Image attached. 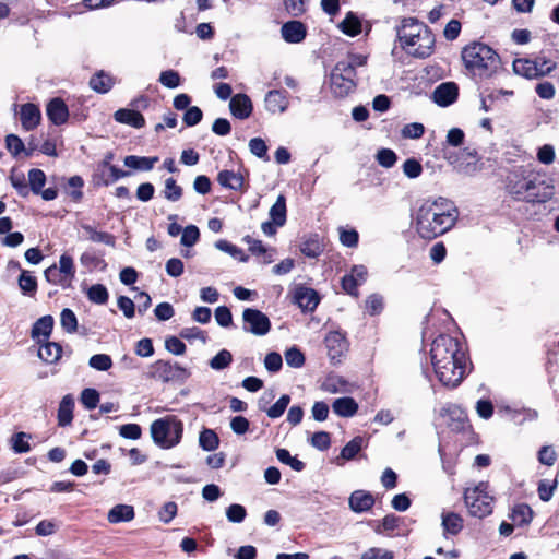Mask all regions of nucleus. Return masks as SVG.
<instances>
[{"label":"nucleus","mask_w":559,"mask_h":559,"mask_svg":"<svg viewBox=\"0 0 559 559\" xmlns=\"http://www.w3.org/2000/svg\"><path fill=\"white\" fill-rule=\"evenodd\" d=\"M430 357L435 373L444 386L455 388L466 376L468 359L457 338L439 335L431 344Z\"/></svg>","instance_id":"1"},{"label":"nucleus","mask_w":559,"mask_h":559,"mask_svg":"<svg viewBox=\"0 0 559 559\" xmlns=\"http://www.w3.org/2000/svg\"><path fill=\"white\" fill-rule=\"evenodd\" d=\"M457 216L454 203L445 198L425 201L415 215L416 231L423 239H435L449 231Z\"/></svg>","instance_id":"2"},{"label":"nucleus","mask_w":559,"mask_h":559,"mask_svg":"<svg viewBox=\"0 0 559 559\" xmlns=\"http://www.w3.org/2000/svg\"><path fill=\"white\" fill-rule=\"evenodd\" d=\"M510 192L528 202H546L555 194L552 180L546 174L520 168L509 178Z\"/></svg>","instance_id":"3"},{"label":"nucleus","mask_w":559,"mask_h":559,"mask_svg":"<svg viewBox=\"0 0 559 559\" xmlns=\"http://www.w3.org/2000/svg\"><path fill=\"white\" fill-rule=\"evenodd\" d=\"M464 68L477 81L495 75L500 68L499 55L488 45L474 41L466 45L461 52Z\"/></svg>","instance_id":"4"},{"label":"nucleus","mask_w":559,"mask_h":559,"mask_svg":"<svg viewBox=\"0 0 559 559\" xmlns=\"http://www.w3.org/2000/svg\"><path fill=\"white\" fill-rule=\"evenodd\" d=\"M401 47L417 58L429 57L435 47V36L431 31L418 20L406 17L397 28Z\"/></svg>","instance_id":"5"},{"label":"nucleus","mask_w":559,"mask_h":559,"mask_svg":"<svg viewBox=\"0 0 559 559\" xmlns=\"http://www.w3.org/2000/svg\"><path fill=\"white\" fill-rule=\"evenodd\" d=\"M150 433L157 447L165 450L173 449L182 439L183 423L175 415H166L151 424Z\"/></svg>","instance_id":"6"},{"label":"nucleus","mask_w":559,"mask_h":559,"mask_svg":"<svg viewBox=\"0 0 559 559\" xmlns=\"http://www.w3.org/2000/svg\"><path fill=\"white\" fill-rule=\"evenodd\" d=\"M463 499L471 516L484 519L492 513L495 498L487 481L466 487Z\"/></svg>","instance_id":"7"},{"label":"nucleus","mask_w":559,"mask_h":559,"mask_svg":"<svg viewBox=\"0 0 559 559\" xmlns=\"http://www.w3.org/2000/svg\"><path fill=\"white\" fill-rule=\"evenodd\" d=\"M355 74L350 72L348 66L336 63L330 76V88L335 97H345L354 91Z\"/></svg>","instance_id":"8"},{"label":"nucleus","mask_w":559,"mask_h":559,"mask_svg":"<svg viewBox=\"0 0 559 559\" xmlns=\"http://www.w3.org/2000/svg\"><path fill=\"white\" fill-rule=\"evenodd\" d=\"M153 377L163 382H183L190 377V371L177 362L157 360L153 365Z\"/></svg>","instance_id":"9"},{"label":"nucleus","mask_w":559,"mask_h":559,"mask_svg":"<svg viewBox=\"0 0 559 559\" xmlns=\"http://www.w3.org/2000/svg\"><path fill=\"white\" fill-rule=\"evenodd\" d=\"M243 331L257 336H263L271 329V321L266 314L258 309L247 308L242 312Z\"/></svg>","instance_id":"10"},{"label":"nucleus","mask_w":559,"mask_h":559,"mask_svg":"<svg viewBox=\"0 0 559 559\" xmlns=\"http://www.w3.org/2000/svg\"><path fill=\"white\" fill-rule=\"evenodd\" d=\"M324 342L331 361L334 364L340 362L347 350L345 335L338 331H333L325 336Z\"/></svg>","instance_id":"11"},{"label":"nucleus","mask_w":559,"mask_h":559,"mask_svg":"<svg viewBox=\"0 0 559 559\" xmlns=\"http://www.w3.org/2000/svg\"><path fill=\"white\" fill-rule=\"evenodd\" d=\"M367 269L364 265H355L352 267L350 273L346 274L342 278V287L343 289L352 295L357 297L358 290L357 287L364 284L367 280Z\"/></svg>","instance_id":"12"},{"label":"nucleus","mask_w":559,"mask_h":559,"mask_svg":"<svg viewBox=\"0 0 559 559\" xmlns=\"http://www.w3.org/2000/svg\"><path fill=\"white\" fill-rule=\"evenodd\" d=\"M295 302L302 311H313L319 304L318 293L309 287L299 286L295 289Z\"/></svg>","instance_id":"13"},{"label":"nucleus","mask_w":559,"mask_h":559,"mask_svg":"<svg viewBox=\"0 0 559 559\" xmlns=\"http://www.w3.org/2000/svg\"><path fill=\"white\" fill-rule=\"evenodd\" d=\"M20 120L25 131L34 130L41 120V112L37 105L27 103L20 108Z\"/></svg>","instance_id":"14"},{"label":"nucleus","mask_w":559,"mask_h":559,"mask_svg":"<svg viewBox=\"0 0 559 559\" xmlns=\"http://www.w3.org/2000/svg\"><path fill=\"white\" fill-rule=\"evenodd\" d=\"M281 35L286 43L299 44L305 39L307 28L300 21H288L282 25Z\"/></svg>","instance_id":"15"},{"label":"nucleus","mask_w":559,"mask_h":559,"mask_svg":"<svg viewBox=\"0 0 559 559\" xmlns=\"http://www.w3.org/2000/svg\"><path fill=\"white\" fill-rule=\"evenodd\" d=\"M273 397V394H270L269 397H265V395H263L259 400V408L265 412L270 418L275 419L284 414L285 409L287 408L290 402V397L289 395L284 394L276 401L274 405L267 407V404Z\"/></svg>","instance_id":"16"},{"label":"nucleus","mask_w":559,"mask_h":559,"mask_svg":"<svg viewBox=\"0 0 559 559\" xmlns=\"http://www.w3.org/2000/svg\"><path fill=\"white\" fill-rule=\"evenodd\" d=\"M265 109L271 114H283L288 108L286 92L272 90L264 98Z\"/></svg>","instance_id":"17"},{"label":"nucleus","mask_w":559,"mask_h":559,"mask_svg":"<svg viewBox=\"0 0 559 559\" xmlns=\"http://www.w3.org/2000/svg\"><path fill=\"white\" fill-rule=\"evenodd\" d=\"M229 109L234 117L238 119H247L252 112V103L246 94H236L230 98Z\"/></svg>","instance_id":"18"},{"label":"nucleus","mask_w":559,"mask_h":559,"mask_svg":"<svg viewBox=\"0 0 559 559\" xmlns=\"http://www.w3.org/2000/svg\"><path fill=\"white\" fill-rule=\"evenodd\" d=\"M349 508L355 513L370 510L374 504L373 496L366 490H355L348 499Z\"/></svg>","instance_id":"19"},{"label":"nucleus","mask_w":559,"mask_h":559,"mask_svg":"<svg viewBox=\"0 0 559 559\" xmlns=\"http://www.w3.org/2000/svg\"><path fill=\"white\" fill-rule=\"evenodd\" d=\"M48 119L56 126L67 122L69 118V110L67 105L61 98L51 99L46 108Z\"/></svg>","instance_id":"20"},{"label":"nucleus","mask_w":559,"mask_h":559,"mask_svg":"<svg viewBox=\"0 0 559 559\" xmlns=\"http://www.w3.org/2000/svg\"><path fill=\"white\" fill-rule=\"evenodd\" d=\"M217 182L226 189L240 191L245 185V178L239 171L224 169L217 174Z\"/></svg>","instance_id":"21"},{"label":"nucleus","mask_w":559,"mask_h":559,"mask_svg":"<svg viewBox=\"0 0 559 559\" xmlns=\"http://www.w3.org/2000/svg\"><path fill=\"white\" fill-rule=\"evenodd\" d=\"M457 97V87L454 83L440 84L433 92V100L440 106L451 105Z\"/></svg>","instance_id":"22"},{"label":"nucleus","mask_w":559,"mask_h":559,"mask_svg":"<svg viewBox=\"0 0 559 559\" xmlns=\"http://www.w3.org/2000/svg\"><path fill=\"white\" fill-rule=\"evenodd\" d=\"M114 118L117 122L131 126L140 129L145 124L144 117L136 110L121 108L114 114Z\"/></svg>","instance_id":"23"},{"label":"nucleus","mask_w":559,"mask_h":559,"mask_svg":"<svg viewBox=\"0 0 559 559\" xmlns=\"http://www.w3.org/2000/svg\"><path fill=\"white\" fill-rule=\"evenodd\" d=\"M158 162L157 156L146 157V156H136V155H128L123 159V164L126 167L140 170V171H150L153 169L154 165Z\"/></svg>","instance_id":"24"},{"label":"nucleus","mask_w":559,"mask_h":559,"mask_svg":"<svg viewBox=\"0 0 559 559\" xmlns=\"http://www.w3.org/2000/svg\"><path fill=\"white\" fill-rule=\"evenodd\" d=\"M134 509L129 504H116L107 514L109 523L130 522L134 519Z\"/></svg>","instance_id":"25"},{"label":"nucleus","mask_w":559,"mask_h":559,"mask_svg":"<svg viewBox=\"0 0 559 559\" xmlns=\"http://www.w3.org/2000/svg\"><path fill=\"white\" fill-rule=\"evenodd\" d=\"M333 412L341 417H352L358 411V404L353 397H340L332 404Z\"/></svg>","instance_id":"26"},{"label":"nucleus","mask_w":559,"mask_h":559,"mask_svg":"<svg viewBox=\"0 0 559 559\" xmlns=\"http://www.w3.org/2000/svg\"><path fill=\"white\" fill-rule=\"evenodd\" d=\"M74 400L72 395H64L58 408V424L66 427L72 423L73 419Z\"/></svg>","instance_id":"27"},{"label":"nucleus","mask_w":559,"mask_h":559,"mask_svg":"<svg viewBox=\"0 0 559 559\" xmlns=\"http://www.w3.org/2000/svg\"><path fill=\"white\" fill-rule=\"evenodd\" d=\"M62 354V347L55 342H46L45 344H41L38 349V357L47 362V364H55L57 362Z\"/></svg>","instance_id":"28"},{"label":"nucleus","mask_w":559,"mask_h":559,"mask_svg":"<svg viewBox=\"0 0 559 559\" xmlns=\"http://www.w3.org/2000/svg\"><path fill=\"white\" fill-rule=\"evenodd\" d=\"M513 71L515 74L523 76L528 80L538 79V73L536 72V66L533 63L532 59L521 58L515 59L512 64Z\"/></svg>","instance_id":"29"},{"label":"nucleus","mask_w":559,"mask_h":559,"mask_svg":"<svg viewBox=\"0 0 559 559\" xmlns=\"http://www.w3.org/2000/svg\"><path fill=\"white\" fill-rule=\"evenodd\" d=\"M441 518L444 533L457 535L462 531L463 519L460 514L455 512H443Z\"/></svg>","instance_id":"30"},{"label":"nucleus","mask_w":559,"mask_h":559,"mask_svg":"<svg viewBox=\"0 0 559 559\" xmlns=\"http://www.w3.org/2000/svg\"><path fill=\"white\" fill-rule=\"evenodd\" d=\"M61 275L63 276L64 288H69L75 277V267L73 259L68 254H62L59 260V266H57Z\"/></svg>","instance_id":"31"},{"label":"nucleus","mask_w":559,"mask_h":559,"mask_svg":"<svg viewBox=\"0 0 559 559\" xmlns=\"http://www.w3.org/2000/svg\"><path fill=\"white\" fill-rule=\"evenodd\" d=\"M270 217L276 226H284L286 223V199L280 194L270 209Z\"/></svg>","instance_id":"32"},{"label":"nucleus","mask_w":559,"mask_h":559,"mask_svg":"<svg viewBox=\"0 0 559 559\" xmlns=\"http://www.w3.org/2000/svg\"><path fill=\"white\" fill-rule=\"evenodd\" d=\"M114 85L112 78L105 73L104 71H99L95 75H93L90 80V86L97 93L105 94L111 90Z\"/></svg>","instance_id":"33"},{"label":"nucleus","mask_w":559,"mask_h":559,"mask_svg":"<svg viewBox=\"0 0 559 559\" xmlns=\"http://www.w3.org/2000/svg\"><path fill=\"white\" fill-rule=\"evenodd\" d=\"M53 318L51 316H44L39 318L32 328V337L39 338L40 336L48 338L52 332Z\"/></svg>","instance_id":"34"},{"label":"nucleus","mask_w":559,"mask_h":559,"mask_svg":"<svg viewBox=\"0 0 559 559\" xmlns=\"http://www.w3.org/2000/svg\"><path fill=\"white\" fill-rule=\"evenodd\" d=\"M300 251L308 258H318L323 252V245L319 236L314 235L304 240Z\"/></svg>","instance_id":"35"},{"label":"nucleus","mask_w":559,"mask_h":559,"mask_svg":"<svg viewBox=\"0 0 559 559\" xmlns=\"http://www.w3.org/2000/svg\"><path fill=\"white\" fill-rule=\"evenodd\" d=\"M245 240L252 254L262 257L264 263H271L273 261V251L265 248L261 240L253 239L251 237H246Z\"/></svg>","instance_id":"36"},{"label":"nucleus","mask_w":559,"mask_h":559,"mask_svg":"<svg viewBox=\"0 0 559 559\" xmlns=\"http://www.w3.org/2000/svg\"><path fill=\"white\" fill-rule=\"evenodd\" d=\"M199 445L204 451H214L219 445V438L214 430L204 428L199 436Z\"/></svg>","instance_id":"37"},{"label":"nucleus","mask_w":559,"mask_h":559,"mask_svg":"<svg viewBox=\"0 0 559 559\" xmlns=\"http://www.w3.org/2000/svg\"><path fill=\"white\" fill-rule=\"evenodd\" d=\"M81 228L84 233V236L87 239H90L94 242L114 245V237L110 234L104 233V231H98L93 226L87 225V224H82Z\"/></svg>","instance_id":"38"},{"label":"nucleus","mask_w":559,"mask_h":559,"mask_svg":"<svg viewBox=\"0 0 559 559\" xmlns=\"http://www.w3.org/2000/svg\"><path fill=\"white\" fill-rule=\"evenodd\" d=\"M340 28L344 34L353 37L361 32V23L356 15L349 12L341 22Z\"/></svg>","instance_id":"39"},{"label":"nucleus","mask_w":559,"mask_h":559,"mask_svg":"<svg viewBox=\"0 0 559 559\" xmlns=\"http://www.w3.org/2000/svg\"><path fill=\"white\" fill-rule=\"evenodd\" d=\"M19 287L23 295L34 296L37 290V281L27 271H22L19 276Z\"/></svg>","instance_id":"40"},{"label":"nucleus","mask_w":559,"mask_h":559,"mask_svg":"<svg viewBox=\"0 0 559 559\" xmlns=\"http://www.w3.org/2000/svg\"><path fill=\"white\" fill-rule=\"evenodd\" d=\"M533 515V510L525 503L518 504L512 511V520L518 522L520 525L531 523Z\"/></svg>","instance_id":"41"},{"label":"nucleus","mask_w":559,"mask_h":559,"mask_svg":"<svg viewBox=\"0 0 559 559\" xmlns=\"http://www.w3.org/2000/svg\"><path fill=\"white\" fill-rule=\"evenodd\" d=\"M277 460L286 465H289L294 471L301 472L305 468V463L295 456H292L286 449L276 450Z\"/></svg>","instance_id":"42"},{"label":"nucleus","mask_w":559,"mask_h":559,"mask_svg":"<svg viewBox=\"0 0 559 559\" xmlns=\"http://www.w3.org/2000/svg\"><path fill=\"white\" fill-rule=\"evenodd\" d=\"M31 435L26 432H17L12 436L11 443L15 453H27L31 451L29 445Z\"/></svg>","instance_id":"43"},{"label":"nucleus","mask_w":559,"mask_h":559,"mask_svg":"<svg viewBox=\"0 0 559 559\" xmlns=\"http://www.w3.org/2000/svg\"><path fill=\"white\" fill-rule=\"evenodd\" d=\"M87 297L94 304L104 305L107 302L109 295L107 288L104 285L95 284L88 288Z\"/></svg>","instance_id":"44"},{"label":"nucleus","mask_w":559,"mask_h":559,"mask_svg":"<svg viewBox=\"0 0 559 559\" xmlns=\"http://www.w3.org/2000/svg\"><path fill=\"white\" fill-rule=\"evenodd\" d=\"M28 181L31 190L39 194L46 182V175L41 169L33 168L28 171Z\"/></svg>","instance_id":"45"},{"label":"nucleus","mask_w":559,"mask_h":559,"mask_svg":"<svg viewBox=\"0 0 559 559\" xmlns=\"http://www.w3.org/2000/svg\"><path fill=\"white\" fill-rule=\"evenodd\" d=\"M231 361V353L227 349H222L210 360V367L214 370H223L227 368Z\"/></svg>","instance_id":"46"},{"label":"nucleus","mask_w":559,"mask_h":559,"mask_svg":"<svg viewBox=\"0 0 559 559\" xmlns=\"http://www.w3.org/2000/svg\"><path fill=\"white\" fill-rule=\"evenodd\" d=\"M60 324L67 333H74L78 329V319L71 309H63L60 314Z\"/></svg>","instance_id":"47"},{"label":"nucleus","mask_w":559,"mask_h":559,"mask_svg":"<svg viewBox=\"0 0 559 559\" xmlns=\"http://www.w3.org/2000/svg\"><path fill=\"white\" fill-rule=\"evenodd\" d=\"M364 439L361 437H355L352 439L341 451V457L343 460H352L361 450Z\"/></svg>","instance_id":"48"},{"label":"nucleus","mask_w":559,"mask_h":559,"mask_svg":"<svg viewBox=\"0 0 559 559\" xmlns=\"http://www.w3.org/2000/svg\"><path fill=\"white\" fill-rule=\"evenodd\" d=\"M164 197L170 202H176L182 197V188L177 185L174 178L165 180Z\"/></svg>","instance_id":"49"},{"label":"nucleus","mask_w":559,"mask_h":559,"mask_svg":"<svg viewBox=\"0 0 559 559\" xmlns=\"http://www.w3.org/2000/svg\"><path fill=\"white\" fill-rule=\"evenodd\" d=\"M88 366L98 371H107L112 366V360L109 355L96 354L88 360Z\"/></svg>","instance_id":"50"},{"label":"nucleus","mask_w":559,"mask_h":559,"mask_svg":"<svg viewBox=\"0 0 559 559\" xmlns=\"http://www.w3.org/2000/svg\"><path fill=\"white\" fill-rule=\"evenodd\" d=\"M158 81L163 86L167 88H176L181 83L180 75L175 70L163 71L159 75Z\"/></svg>","instance_id":"51"},{"label":"nucleus","mask_w":559,"mask_h":559,"mask_svg":"<svg viewBox=\"0 0 559 559\" xmlns=\"http://www.w3.org/2000/svg\"><path fill=\"white\" fill-rule=\"evenodd\" d=\"M532 61L536 66L538 79L548 75L557 67L556 62L551 61L550 59H547L546 57H537L535 59H532Z\"/></svg>","instance_id":"52"},{"label":"nucleus","mask_w":559,"mask_h":559,"mask_svg":"<svg viewBox=\"0 0 559 559\" xmlns=\"http://www.w3.org/2000/svg\"><path fill=\"white\" fill-rule=\"evenodd\" d=\"M285 360L289 367L300 368L305 364V356L297 347H290L285 352Z\"/></svg>","instance_id":"53"},{"label":"nucleus","mask_w":559,"mask_h":559,"mask_svg":"<svg viewBox=\"0 0 559 559\" xmlns=\"http://www.w3.org/2000/svg\"><path fill=\"white\" fill-rule=\"evenodd\" d=\"M181 234L180 242L185 247H192L197 243L200 237L199 228L195 225L187 226Z\"/></svg>","instance_id":"54"},{"label":"nucleus","mask_w":559,"mask_h":559,"mask_svg":"<svg viewBox=\"0 0 559 559\" xmlns=\"http://www.w3.org/2000/svg\"><path fill=\"white\" fill-rule=\"evenodd\" d=\"M249 150L254 156H257L259 158H263L265 160L269 159L267 145L263 139H261V138L251 139L249 141Z\"/></svg>","instance_id":"55"},{"label":"nucleus","mask_w":559,"mask_h":559,"mask_svg":"<svg viewBox=\"0 0 559 559\" xmlns=\"http://www.w3.org/2000/svg\"><path fill=\"white\" fill-rule=\"evenodd\" d=\"M285 10L292 16H300L307 11L308 0H284Z\"/></svg>","instance_id":"56"},{"label":"nucleus","mask_w":559,"mask_h":559,"mask_svg":"<svg viewBox=\"0 0 559 559\" xmlns=\"http://www.w3.org/2000/svg\"><path fill=\"white\" fill-rule=\"evenodd\" d=\"M247 515V511L243 506L233 503L226 509L227 520L231 523H241Z\"/></svg>","instance_id":"57"},{"label":"nucleus","mask_w":559,"mask_h":559,"mask_svg":"<svg viewBox=\"0 0 559 559\" xmlns=\"http://www.w3.org/2000/svg\"><path fill=\"white\" fill-rule=\"evenodd\" d=\"M338 64L348 66V69L353 74L356 75V68L364 67L367 63V57L358 53H350L346 57V59L337 62Z\"/></svg>","instance_id":"58"},{"label":"nucleus","mask_w":559,"mask_h":559,"mask_svg":"<svg viewBox=\"0 0 559 559\" xmlns=\"http://www.w3.org/2000/svg\"><path fill=\"white\" fill-rule=\"evenodd\" d=\"M80 400L86 409H94L99 402V393L95 389H84Z\"/></svg>","instance_id":"59"},{"label":"nucleus","mask_w":559,"mask_h":559,"mask_svg":"<svg viewBox=\"0 0 559 559\" xmlns=\"http://www.w3.org/2000/svg\"><path fill=\"white\" fill-rule=\"evenodd\" d=\"M365 308L370 316L379 314L383 309V298L378 294L370 295L365 301Z\"/></svg>","instance_id":"60"},{"label":"nucleus","mask_w":559,"mask_h":559,"mask_svg":"<svg viewBox=\"0 0 559 559\" xmlns=\"http://www.w3.org/2000/svg\"><path fill=\"white\" fill-rule=\"evenodd\" d=\"M310 443L313 448L320 451H325L331 444L330 435L325 431L314 432L311 437Z\"/></svg>","instance_id":"61"},{"label":"nucleus","mask_w":559,"mask_h":559,"mask_svg":"<svg viewBox=\"0 0 559 559\" xmlns=\"http://www.w3.org/2000/svg\"><path fill=\"white\" fill-rule=\"evenodd\" d=\"M377 162L385 168L392 167L396 163V154L390 148H382L377 153Z\"/></svg>","instance_id":"62"},{"label":"nucleus","mask_w":559,"mask_h":559,"mask_svg":"<svg viewBox=\"0 0 559 559\" xmlns=\"http://www.w3.org/2000/svg\"><path fill=\"white\" fill-rule=\"evenodd\" d=\"M423 171L421 164L415 158H408L403 164V173L408 178H417Z\"/></svg>","instance_id":"63"},{"label":"nucleus","mask_w":559,"mask_h":559,"mask_svg":"<svg viewBox=\"0 0 559 559\" xmlns=\"http://www.w3.org/2000/svg\"><path fill=\"white\" fill-rule=\"evenodd\" d=\"M361 559H393V554L382 548H370L361 555Z\"/></svg>","instance_id":"64"}]
</instances>
